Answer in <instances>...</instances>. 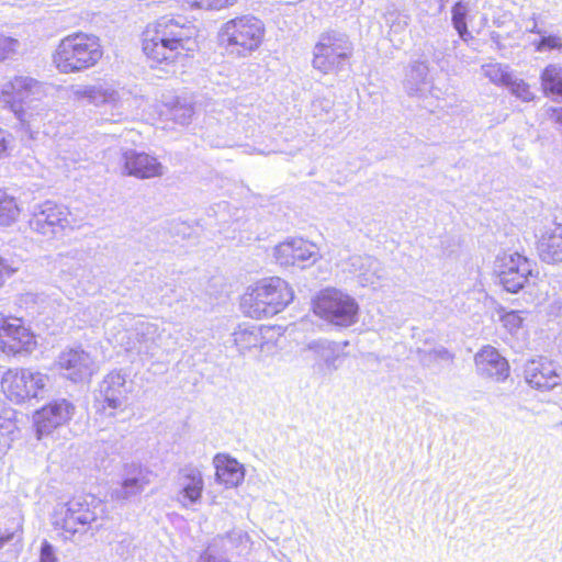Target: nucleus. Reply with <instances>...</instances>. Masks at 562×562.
Instances as JSON below:
<instances>
[{
	"mask_svg": "<svg viewBox=\"0 0 562 562\" xmlns=\"http://www.w3.org/2000/svg\"><path fill=\"white\" fill-rule=\"evenodd\" d=\"M196 30L182 18L161 16L143 32V50L158 64L175 63L196 47Z\"/></svg>",
	"mask_w": 562,
	"mask_h": 562,
	"instance_id": "nucleus-1",
	"label": "nucleus"
},
{
	"mask_svg": "<svg viewBox=\"0 0 562 562\" xmlns=\"http://www.w3.org/2000/svg\"><path fill=\"white\" fill-rule=\"evenodd\" d=\"M103 56L98 36L78 32L64 37L53 54V64L64 75L94 67Z\"/></svg>",
	"mask_w": 562,
	"mask_h": 562,
	"instance_id": "nucleus-2",
	"label": "nucleus"
},
{
	"mask_svg": "<svg viewBox=\"0 0 562 562\" xmlns=\"http://www.w3.org/2000/svg\"><path fill=\"white\" fill-rule=\"evenodd\" d=\"M292 300L293 291L289 284L279 277H272L248 288L241 297L240 306L249 317H270L283 311Z\"/></svg>",
	"mask_w": 562,
	"mask_h": 562,
	"instance_id": "nucleus-3",
	"label": "nucleus"
},
{
	"mask_svg": "<svg viewBox=\"0 0 562 562\" xmlns=\"http://www.w3.org/2000/svg\"><path fill=\"white\" fill-rule=\"evenodd\" d=\"M42 85L26 76H16L5 82L0 91V102L10 108L22 125L31 127L44 110L38 97Z\"/></svg>",
	"mask_w": 562,
	"mask_h": 562,
	"instance_id": "nucleus-4",
	"label": "nucleus"
},
{
	"mask_svg": "<svg viewBox=\"0 0 562 562\" xmlns=\"http://www.w3.org/2000/svg\"><path fill=\"white\" fill-rule=\"evenodd\" d=\"M103 504L94 495H81L63 504L56 512V525L60 526L66 538L85 533L92 522L103 514Z\"/></svg>",
	"mask_w": 562,
	"mask_h": 562,
	"instance_id": "nucleus-5",
	"label": "nucleus"
},
{
	"mask_svg": "<svg viewBox=\"0 0 562 562\" xmlns=\"http://www.w3.org/2000/svg\"><path fill=\"white\" fill-rule=\"evenodd\" d=\"M50 382L49 376L31 368L8 369L0 381L2 392L15 404L44 397Z\"/></svg>",
	"mask_w": 562,
	"mask_h": 562,
	"instance_id": "nucleus-6",
	"label": "nucleus"
},
{
	"mask_svg": "<svg viewBox=\"0 0 562 562\" xmlns=\"http://www.w3.org/2000/svg\"><path fill=\"white\" fill-rule=\"evenodd\" d=\"M359 306L353 297L336 290L326 289L314 301V313L340 327H349L357 322Z\"/></svg>",
	"mask_w": 562,
	"mask_h": 562,
	"instance_id": "nucleus-7",
	"label": "nucleus"
},
{
	"mask_svg": "<svg viewBox=\"0 0 562 562\" xmlns=\"http://www.w3.org/2000/svg\"><path fill=\"white\" fill-rule=\"evenodd\" d=\"M352 43L345 33L337 31L322 34L314 47L313 67L323 74L340 69L351 57Z\"/></svg>",
	"mask_w": 562,
	"mask_h": 562,
	"instance_id": "nucleus-8",
	"label": "nucleus"
},
{
	"mask_svg": "<svg viewBox=\"0 0 562 562\" xmlns=\"http://www.w3.org/2000/svg\"><path fill=\"white\" fill-rule=\"evenodd\" d=\"M263 24L255 16L245 15L226 22L220 32V40L238 54L255 50L263 37Z\"/></svg>",
	"mask_w": 562,
	"mask_h": 562,
	"instance_id": "nucleus-9",
	"label": "nucleus"
},
{
	"mask_svg": "<svg viewBox=\"0 0 562 562\" xmlns=\"http://www.w3.org/2000/svg\"><path fill=\"white\" fill-rule=\"evenodd\" d=\"M69 215L66 206L46 200L33 205L29 225L34 233L54 238L70 226Z\"/></svg>",
	"mask_w": 562,
	"mask_h": 562,
	"instance_id": "nucleus-10",
	"label": "nucleus"
},
{
	"mask_svg": "<svg viewBox=\"0 0 562 562\" xmlns=\"http://www.w3.org/2000/svg\"><path fill=\"white\" fill-rule=\"evenodd\" d=\"M127 374L122 370L109 372L100 383L102 404L99 413L109 418L116 417L128 407V394L132 383H127Z\"/></svg>",
	"mask_w": 562,
	"mask_h": 562,
	"instance_id": "nucleus-11",
	"label": "nucleus"
},
{
	"mask_svg": "<svg viewBox=\"0 0 562 562\" xmlns=\"http://www.w3.org/2000/svg\"><path fill=\"white\" fill-rule=\"evenodd\" d=\"M536 262L514 252L503 258L499 281L507 292L517 293L538 278Z\"/></svg>",
	"mask_w": 562,
	"mask_h": 562,
	"instance_id": "nucleus-12",
	"label": "nucleus"
},
{
	"mask_svg": "<svg viewBox=\"0 0 562 562\" xmlns=\"http://www.w3.org/2000/svg\"><path fill=\"white\" fill-rule=\"evenodd\" d=\"M303 360L307 362L314 374L327 375L339 368V346L327 339L308 341L301 350Z\"/></svg>",
	"mask_w": 562,
	"mask_h": 562,
	"instance_id": "nucleus-13",
	"label": "nucleus"
},
{
	"mask_svg": "<svg viewBox=\"0 0 562 562\" xmlns=\"http://www.w3.org/2000/svg\"><path fill=\"white\" fill-rule=\"evenodd\" d=\"M66 93L68 99L76 102H87L95 106L109 105L115 110L123 106L121 91L108 82L71 85L66 88Z\"/></svg>",
	"mask_w": 562,
	"mask_h": 562,
	"instance_id": "nucleus-14",
	"label": "nucleus"
},
{
	"mask_svg": "<svg viewBox=\"0 0 562 562\" xmlns=\"http://www.w3.org/2000/svg\"><path fill=\"white\" fill-rule=\"evenodd\" d=\"M233 340L239 353L246 355L252 350L269 351L276 344L280 333L270 326L241 324L233 333Z\"/></svg>",
	"mask_w": 562,
	"mask_h": 562,
	"instance_id": "nucleus-15",
	"label": "nucleus"
},
{
	"mask_svg": "<svg viewBox=\"0 0 562 562\" xmlns=\"http://www.w3.org/2000/svg\"><path fill=\"white\" fill-rule=\"evenodd\" d=\"M35 346L34 335L21 318L0 317V349L4 353L31 352Z\"/></svg>",
	"mask_w": 562,
	"mask_h": 562,
	"instance_id": "nucleus-16",
	"label": "nucleus"
},
{
	"mask_svg": "<svg viewBox=\"0 0 562 562\" xmlns=\"http://www.w3.org/2000/svg\"><path fill=\"white\" fill-rule=\"evenodd\" d=\"M75 409V405L66 398L55 400L38 409L34 415L37 437L49 435L54 429L69 422Z\"/></svg>",
	"mask_w": 562,
	"mask_h": 562,
	"instance_id": "nucleus-17",
	"label": "nucleus"
},
{
	"mask_svg": "<svg viewBox=\"0 0 562 562\" xmlns=\"http://www.w3.org/2000/svg\"><path fill=\"white\" fill-rule=\"evenodd\" d=\"M274 258L280 266H300L304 268L317 260L316 245L302 238H292L274 247Z\"/></svg>",
	"mask_w": 562,
	"mask_h": 562,
	"instance_id": "nucleus-18",
	"label": "nucleus"
},
{
	"mask_svg": "<svg viewBox=\"0 0 562 562\" xmlns=\"http://www.w3.org/2000/svg\"><path fill=\"white\" fill-rule=\"evenodd\" d=\"M164 331L157 324L142 321L135 325L134 338L127 337L126 341L122 338L120 342L126 351L153 357L160 346Z\"/></svg>",
	"mask_w": 562,
	"mask_h": 562,
	"instance_id": "nucleus-19",
	"label": "nucleus"
},
{
	"mask_svg": "<svg viewBox=\"0 0 562 562\" xmlns=\"http://www.w3.org/2000/svg\"><path fill=\"white\" fill-rule=\"evenodd\" d=\"M179 491L177 502L186 509H192L202 501L204 480L202 472L194 465H186L179 471Z\"/></svg>",
	"mask_w": 562,
	"mask_h": 562,
	"instance_id": "nucleus-20",
	"label": "nucleus"
},
{
	"mask_svg": "<svg viewBox=\"0 0 562 562\" xmlns=\"http://www.w3.org/2000/svg\"><path fill=\"white\" fill-rule=\"evenodd\" d=\"M153 472L139 463H127L123 469V480L114 488L112 496L116 499L127 501L144 492L151 482Z\"/></svg>",
	"mask_w": 562,
	"mask_h": 562,
	"instance_id": "nucleus-21",
	"label": "nucleus"
},
{
	"mask_svg": "<svg viewBox=\"0 0 562 562\" xmlns=\"http://www.w3.org/2000/svg\"><path fill=\"white\" fill-rule=\"evenodd\" d=\"M58 366L64 376L74 382H83L94 372V362L90 355L81 349H69L60 353Z\"/></svg>",
	"mask_w": 562,
	"mask_h": 562,
	"instance_id": "nucleus-22",
	"label": "nucleus"
},
{
	"mask_svg": "<svg viewBox=\"0 0 562 562\" xmlns=\"http://www.w3.org/2000/svg\"><path fill=\"white\" fill-rule=\"evenodd\" d=\"M124 172L139 179H149L164 175V167L156 157L134 149L123 153Z\"/></svg>",
	"mask_w": 562,
	"mask_h": 562,
	"instance_id": "nucleus-23",
	"label": "nucleus"
},
{
	"mask_svg": "<svg viewBox=\"0 0 562 562\" xmlns=\"http://www.w3.org/2000/svg\"><path fill=\"white\" fill-rule=\"evenodd\" d=\"M526 382L539 390H551L560 383L554 363L546 358L529 360L525 364Z\"/></svg>",
	"mask_w": 562,
	"mask_h": 562,
	"instance_id": "nucleus-24",
	"label": "nucleus"
},
{
	"mask_svg": "<svg viewBox=\"0 0 562 562\" xmlns=\"http://www.w3.org/2000/svg\"><path fill=\"white\" fill-rule=\"evenodd\" d=\"M475 364L481 375L504 381L509 374L507 360L492 346H485L475 356Z\"/></svg>",
	"mask_w": 562,
	"mask_h": 562,
	"instance_id": "nucleus-25",
	"label": "nucleus"
},
{
	"mask_svg": "<svg viewBox=\"0 0 562 562\" xmlns=\"http://www.w3.org/2000/svg\"><path fill=\"white\" fill-rule=\"evenodd\" d=\"M537 249L542 261L562 262V224L547 228L538 240Z\"/></svg>",
	"mask_w": 562,
	"mask_h": 562,
	"instance_id": "nucleus-26",
	"label": "nucleus"
},
{
	"mask_svg": "<svg viewBox=\"0 0 562 562\" xmlns=\"http://www.w3.org/2000/svg\"><path fill=\"white\" fill-rule=\"evenodd\" d=\"M216 481L226 487H235L244 480V468L235 459L217 454L214 458Z\"/></svg>",
	"mask_w": 562,
	"mask_h": 562,
	"instance_id": "nucleus-27",
	"label": "nucleus"
},
{
	"mask_svg": "<svg viewBox=\"0 0 562 562\" xmlns=\"http://www.w3.org/2000/svg\"><path fill=\"white\" fill-rule=\"evenodd\" d=\"M428 64L422 60H415L407 67L404 89L409 95H420L428 86Z\"/></svg>",
	"mask_w": 562,
	"mask_h": 562,
	"instance_id": "nucleus-28",
	"label": "nucleus"
},
{
	"mask_svg": "<svg viewBox=\"0 0 562 562\" xmlns=\"http://www.w3.org/2000/svg\"><path fill=\"white\" fill-rule=\"evenodd\" d=\"M68 255H59V281L71 288H77L90 272L88 267L79 261L69 262Z\"/></svg>",
	"mask_w": 562,
	"mask_h": 562,
	"instance_id": "nucleus-29",
	"label": "nucleus"
},
{
	"mask_svg": "<svg viewBox=\"0 0 562 562\" xmlns=\"http://www.w3.org/2000/svg\"><path fill=\"white\" fill-rule=\"evenodd\" d=\"M15 412L12 408L5 407L0 401V458L10 448L13 440L15 430L14 423Z\"/></svg>",
	"mask_w": 562,
	"mask_h": 562,
	"instance_id": "nucleus-30",
	"label": "nucleus"
},
{
	"mask_svg": "<svg viewBox=\"0 0 562 562\" xmlns=\"http://www.w3.org/2000/svg\"><path fill=\"white\" fill-rule=\"evenodd\" d=\"M541 88L546 95H557L562 99V66L548 65L540 76Z\"/></svg>",
	"mask_w": 562,
	"mask_h": 562,
	"instance_id": "nucleus-31",
	"label": "nucleus"
},
{
	"mask_svg": "<svg viewBox=\"0 0 562 562\" xmlns=\"http://www.w3.org/2000/svg\"><path fill=\"white\" fill-rule=\"evenodd\" d=\"M351 266L355 270H359L363 280L370 284L375 283V279H380V262L370 256H353L351 257Z\"/></svg>",
	"mask_w": 562,
	"mask_h": 562,
	"instance_id": "nucleus-32",
	"label": "nucleus"
},
{
	"mask_svg": "<svg viewBox=\"0 0 562 562\" xmlns=\"http://www.w3.org/2000/svg\"><path fill=\"white\" fill-rule=\"evenodd\" d=\"M20 212L15 198L0 189V226H10L18 220Z\"/></svg>",
	"mask_w": 562,
	"mask_h": 562,
	"instance_id": "nucleus-33",
	"label": "nucleus"
},
{
	"mask_svg": "<svg viewBox=\"0 0 562 562\" xmlns=\"http://www.w3.org/2000/svg\"><path fill=\"white\" fill-rule=\"evenodd\" d=\"M383 19L392 34L403 33L409 24V15L400 11L394 5L386 8Z\"/></svg>",
	"mask_w": 562,
	"mask_h": 562,
	"instance_id": "nucleus-34",
	"label": "nucleus"
},
{
	"mask_svg": "<svg viewBox=\"0 0 562 562\" xmlns=\"http://www.w3.org/2000/svg\"><path fill=\"white\" fill-rule=\"evenodd\" d=\"M482 72L492 83L504 87L512 80L513 76L508 66L498 63L483 65Z\"/></svg>",
	"mask_w": 562,
	"mask_h": 562,
	"instance_id": "nucleus-35",
	"label": "nucleus"
},
{
	"mask_svg": "<svg viewBox=\"0 0 562 562\" xmlns=\"http://www.w3.org/2000/svg\"><path fill=\"white\" fill-rule=\"evenodd\" d=\"M468 14V5L463 2H457L452 8V23L460 37L463 41H467L470 37V33L468 31L465 16Z\"/></svg>",
	"mask_w": 562,
	"mask_h": 562,
	"instance_id": "nucleus-36",
	"label": "nucleus"
},
{
	"mask_svg": "<svg viewBox=\"0 0 562 562\" xmlns=\"http://www.w3.org/2000/svg\"><path fill=\"white\" fill-rule=\"evenodd\" d=\"M506 88L522 102H530L535 99L530 86L520 78L512 76V80L508 81Z\"/></svg>",
	"mask_w": 562,
	"mask_h": 562,
	"instance_id": "nucleus-37",
	"label": "nucleus"
},
{
	"mask_svg": "<svg viewBox=\"0 0 562 562\" xmlns=\"http://www.w3.org/2000/svg\"><path fill=\"white\" fill-rule=\"evenodd\" d=\"M194 110L191 104L177 102L169 110L171 120L180 125H187L190 123L193 116Z\"/></svg>",
	"mask_w": 562,
	"mask_h": 562,
	"instance_id": "nucleus-38",
	"label": "nucleus"
},
{
	"mask_svg": "<svg viewBox=\"0 0 562 562\" xmlns=\"http://www.w3.org/2000/svg\"><path fill=\"white\" fill-rule=\"evenodd\" d=\"M20 47L18 40L0 34V60L12 58Z\"/></svg>",
	"mask_w": 562,
	"mask_h": 562,
	"instance_id": "nucleus-39",
	"label": "nucleus"
},
{
	"mask_svg": "<svg viewBox=\"0 0 562 562\" xmlns=\"http://www.w3.org/2000/svg\"><path fill=\"white\" fill-rule=\"evenodd\" d=\"M535 47L537 52H546L551 49L562 50V37L558 35H542L540 41L535 43Z\"/></svg>",
	"mask_w": 562,
	"mask_h": 562,
	"instance_id": "nucleus-40",
	"label": "nucleus"
},
{
	"mask_svg": "<svg viewBox=\"0 0 562 562\" xmlns=\"http://www.w3.org/2000/svg\"><path fill=\"white\" fill-rule=\"evenodd\" d=\"M198 562H227V558L216 543H212L201 553Z\"/></svg>",
	"mask_w": 562,
	"mask_h": 562,
	"instance_id": "nucleus-41",
	"label": "nucleus"
},
{
	"mask_svg": "<svg viewBox=\"0 0 562 562\" xmlns=\"http://www.w3.org/2000/svg\"><path fill=\"white\" fill-rule=\"evenodd\" d=\"M334 106V101L330 98H317L312 102V112L314 116L329 115Z\"/></svg>",
	"mask_w": 562,
	"mask_h": 562,
	"instance_id": "nucleus-42",
	"label": "nucleus"
},
{
	"mask_svg": "<svg viewBox=\"0 0 562 562\" xmlns=\"http://www.w3.org/2000/svg\"><path fill=\"white\" fill-rule=\"evenodd\" d=\"M20 268L18 261L9 260L0 256V289L3 286L5 279L14 274Z\"/></svg>",
	"mask_w": 562,
	"mask_h": 562,
	"instance_id": "nucleus-43",
	"label": "nucleus"
},
{
	"mask_svg": "<svg viewBox=\"0 0 562 562\" xmlns=\"http://www.w3.org/2000/svg\"><path fill=\"white\" fill-rule=\"evenodd\" d=\"M522 322L524 318L521 317L520 312L517 311H510L502 316L504 327L510 333L518 330L521 327Z\"/></svg>",
	"mask_w": 562,
	"mask_h": 562,
	"instance_id": "nucleus-44",
	"label": "nucleus"
},
{
	"mask_svg": "<svg viewBox=\"0 0 562 562\" xmlns=\"http://www.w3.org/2000/svg\"><path fill=\"white\" fill-rule=\"evenodd\" d=\"M437 359L451 360L452 355L446 348L441 347L432 349L431 351L425 353L424 357L422 358V362L428 366L430 360Z\"/></svg>",
	"mask_w": 562,
	"mask_h": 562,
	"instance_id": "nucleus-45",
	"label": "nucleus"
},
{
	"mask_svg": "<svg viewBox=\"0 0 562 562\" xmlns=\"http://www.w3.org/2000/svg\"><path fill=\"white\" fill-rule=\"evenodd\" d=\"M38 562H58L55 549L47 540L42 542Z\"/></svg>",
	"mask_w": 562,
	"mask_h": 562,
	"instance_id": "nucleus-46",
	"label": "nucleus"
},
{
	"mask_svg": "<svg viewBox=\"0 0 562 562\" xmlns=\"http://www.w3.org/2000/svg\"><path fill=\"white\" fill-rule=\"evenodd\" d=\"M11 143L12 136L10 133L0 128V158L8 155Z\"/></svg>",
	"mask_w": 562,
	"mask_h": 562,
	"instance_id": "nucleus-47",
	"label": "nucleus"
},
{
	"mask_svg": "<svg viewBox=\"0 0 562 562\" xmlns=\"http://www.w3.org/2000/svg\"><path fill=\"white\" fill-rule=\"evenodd\" d=\"M18 537L21 540V536L16 535V531L9 529L0 530V550L9 542L13 541Z\"/></svg>",
	"mask_w": 562,
	"mask_h": 562,
	"instance_id": "nucleus-48",
	"label": "nucleus"
},
{
	"mask_svg": "<svg viewBox=\"0 0 562 562\" xmlns=\"http://www.w3.org/2000/svg\"><path fill=\"white\" fill-rule=\"evenodd\" d=\"M190 8L212 10V0H182Z\"/></svg>",
	"mask_w": 562,
	"mask_h": 562,
	"instance_id": "nucleus-49",
	"label": "nucleus"
},
{
	"mask_svg": "<svg viewBox=\"0 0 562 562\" xmlns=\"http://www.w3.org/2000/svg\"><path fill=\"white\" fill-rule=\"evenodd\" d=\"M235 0H212V10H220L226 5H229Z\"/></svg>",
	"mask_w": 562,
	"mask_h": 562,
	"instance_id": "nucleus-50",
	"label": "nucleus"
},
{
	"mask_svg": "<svg viewBox=\"0 0 562 562\" xmlns=\"http://www.w3.org/2000/svg\"><path fill=\"white\" fill-rule=\"evenodd\" d=\"M528 31L531 33H535V34H539L541 36L544 34V31H542L538 27L536 14H533V16H532V25H531V27L528 29Z\"/></svg>",
	"mask_w": 562,
	"mask_h": 562,
	"instance_id": "nucleus-51",
	"label": "nucleus"
},
{
	"mask_svg": "<svg viewBox=\"0 0 562 562\" xmlns=\"http://www.w3.org/2000/svg\"><path fill=\"white\" fill-rule=\"evenodd\" d=\"M552 119L562 125V109L561 110H553Z\"/></svg>",
	"mask_w": 562,
	"mask_h": 562,
	"instance_id": "nucleus-52",
	"label": "nucleus"
},
{
	"mask_svg": "<svg viewBox=\"0 0 562 562\" xmlns=\"http://www.w3.org/2000/svg\"><path fill=\"white\" fill-rule=\"evenodd\" d=\"M34 297H36V295L29 293L25 295V301L27 302L29 300H33Z\"/></svg>",
	"mask_w": 562,
	"mask_h": 562,
	"instance_id": "nucleus-53",
	"label": "nucleus"
}]
</instances>
